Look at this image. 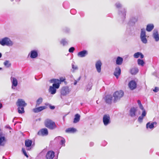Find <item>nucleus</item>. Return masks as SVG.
Segmentation results:
<instances>
[{"mask_svg": "<svg viewBox=\"0 0 159 159\" xmlns=\"http://www.w3.org/2000/svg\"><path fill=\"white\" fill-rule=\"evenodd\" d=\"M124 92L121 90L116 91L115 92L113 95L114 97L113 101L114 102H116L120 100V99L124 95Z\"/></svg>", "mask_w": 159, "mask_h": 159, "instance_id": "obj_1", "label": "nucleus"}, {"mask_svg": "<svg viewBox=\"0 0 159 159\" xmlns=\"http://www.w3.org/2000/svg\"><path fill=\"white\" fill-rule=\"evenodd\" d=\"M0 44L3 46L6 45L8 46H11L13 45V43L10 39L5 37L0 40Z\"/></svg>", "mask_w": 159, "mask_h": 159, "instance_id": "obj_2", "label": "nucleus"}, {"mask_svg": "<svg viewBox=\"0 0 159 159\" xmlns=\"http://www.w3.org/2000/svg\"><path fill=\"white\" fill-rule=\"evenodd\" d=\"M45 124L46 127L51 129H53L56 127L55 122L51 120H46Z\"/></svg>", "mask_w": 159, "mask_h": 159, "instance_id": "obj_3", "label": "nucleus"}, {"mask_svg": "<svg viewBox=\"0 0 159 159\" xmlns=\"http://www.w3.org/2000/svg\"><path fill=\"white\" fill-rule=\"evenodd\" d=\"M147 37L145 29H142L141 30L140 39L142 42L144 44H146L148 42Z\"/></svg>", "mask_w": 159, "mask_h": 159, "instance_id": "obj_4", "label": "nucleus"}, {"mask_svg": "<svg viewBox=\"0 0 159 159\" xmlns=\"http://www.w3.org/2000/svg\"><path fill=\"white\" fill-rule=\"evenodd\" d=\"M70 90L69 89L68 87L65 86L62 87L61 90V93L63 96H65L68 94Z\"/></svg>", "mask_w": 159, "mask_h": 159, "instance_id": "obj_5", "label": "nucleus"}, {"mask_svg": "<svg viewBox=\"0 0 159 159\" xmlns=\"http://www.w3.org/2000/svg\"><path fill=\"white\" fill-rule=\"evenodd\" d=\"M38 50H31L29 54V56L32 59L36 58L38 57Z\"/></svg>", "mask_w": 159, "mask_h": 159, "instance_id": "obj_6", "label": "nucleus"}, {"mask_svg": "<svg viewBox=\"0 0 159 159\" xmlns=\"http://www.w3.org/2000/svg\"><path fill=\"white\" fill-rule=\"evenodd\" d=\"M103 121L105 125H107L110 123V121L109 116L108 115H104L103 118Z\"/></svg>", "mask_w": 159, "mask_h": 159, "instance_id": "obj_7", "label": "nucleus"}, {"mask_svg": "<svg viewBox=\"0 0 159 159\" xmlns=\"http://www.w3.org/2000/svg\"><path fill=\"white\" fill-rule=\"evenodd\" d=\"M51 83H54L52 85L55 86L56 88H59L60 87V85L61 84L59 80L57 79H53L50 80Z\"/></svg>", "mask_w": 159, "mask_h": 159, "instance_id": "obj_8", "label": "nucleus"}, {"mask_svg": "<svg viewBox=\"0 0 159 159\" xmlns=\"http://www.w3.org/2000/svg\"><path fill=\"white\" fill-rule=\"evenodd\" d=\"M16 104L18 107H25L27 105V104L25 102V101L21 99H18Z\"/></svg>", "mask_w": 159, "mask_h": 159, "instance_id": "obj_9", "label": "nucleus"}, {"mask_svg": "<svg viewBox=\"0 0 159 159\" xmlns=\"http://www.w3.org/2000/svg\"><path fill=\"white\" fill-rule=\"evenodd\" d=\"M11 80L12 84L11 88L14 89L15 87L18 85V80L16 78L14 77H11Z\"/></svg>", "mask_w": 159, "mask_h": 159, "instance_id": "obj_10", "label": "nucleus"}, {"mask_svg": "<svg viewBox=\"0 0 159 159\" xmlns=\"http://www.w3.org/2000/svg\"><path fill=\"white\" fill-rule=\"evenodd\" d=\"M104 98L106 103L109 104L111 103L112 101V96L111 95H107Z\"/></svg>", "mask_w": 159, "mask_h": 159, "instance_id": "obj_11", "label": "nucleus"}, {"mask_svg": "<svg viewBox=\"0 0 159 159\" xmlns=\"http://www.w3.org/2000/svg\"><path fill=\"white\" fill-rule=\"evenodd\" d=\"M48 134V129L46 128H43L40 129L38 133L39 135L45 136L47 135Z\"/></svg>", "mask_w": 159, "mask_h": 159, "instance_id": "obj_12", "label": "nucleus"}, {"mask_svg": "<svg viewBox=\"0 0 159 159\" xmlns=\"http://www.w3.org/2000/svg\"><path fill=\"white\" fill-rule=\"evenodd\" d=\"M54 152L52 151H48L46 155V159H53L54 157Z\"/></svg>", "mask_w": 159, "mask_h": 159, "instance_id": "obj_13", "label": "nucleus"}, {"mask_svg": "<svg viewBox=\"0 0 159 159\" xmlns=\"http://www.w3.org/2000/svg\"><path fill=\"white\" fill-rule=\"evenodd\" d=\"M128 86L129 88L133 90L136 88L137 84L135 81L131 80L129 83Z\"/></svg>", "mask_w": 159, "mask_h": 159, "instance_id": "obj_14", "label": "nucleus"}, {"mask_svg": "<svg viewBox=\"0 0 159 159\" xmlns=\"http://www.w3.org/2000/svg\"><path fill=\"white\" fill-rule=\"evenodd\" d=\"M88 52L86 50H83L77 53V56L80 57H84L88 55Z\"/></svg>", "mask_w": 159, "mask_h": 159, "instance_id": "obj_15", "label": "nucleus"}, {"mask_svg": "<svg viewBox=\"0 0 159 159\" xmlns=\"http://www.w3.org/2000/svg\"><path fill=\"white\" fill-rule=\"evenodd\" d=\"M121 70L120 67L118 66L116 68L114 72V75L118 79L121 74Z\"/></svg>", "mask_w": 159, "mask_h": 159, "instance_id": "obj_16", "label": "nucleus"}, {"mask_svg": "<svg viewBox=\"0 0 159 159\" xmlns=\"http://www.w3.org/2000/svg\"><path fill=\"white\" fill-rule=\"evenodd\" d=\"M102 63L100 60L97 61L95 63V67L98 73H100L101 71V67Z\"/></svg>", "mask_w": 159, "mask_h": 159, "instance_id": "obj_17", "label": "nucleus"}, {"mask_svg": "<svg viewBox=\"0 0 159 159\" xmlns=\"http://www.w3.org/2000/svg\"><path fill=\"white\" fill-rule=\"evenodd\" d=\"M58 89V88H56L55 86L52 85V86H50L48 89L49 92L51 94H54L56 92V89Z\"/></svg>", "mask_w": 159, "mask_h": 159, "instance_id": "obj_18", "label": "nucleus"}, {"mask_svg": "<svg viewBox=\"0 0 159 159\" xmlns=\"http://www.w3.org/2000/svg\"><path fill=\"white\" fill-rule=\"evenodd\" d=\"M157 122H153L151 123L150 122L147 123L146 125V128L147 129H153L154 128V125H157Z\"/></svg>", "mask_w": 159, "mask_h": 159, "instance_id": "obj_19", "label": "nucleus"}, {"mask_svg": "<svg viewBox=\"0 0 159 159\" xmlns=\"http://www.w3.org/2000/svg\"><path fill=\"white\" fill-rule=\"evenodd\" d=\"M153 37L156 41L158 42L159 41V35L157 30H154L153 31Z\"/></svg>", "mask_w": 159, "mask_h": 159, "instance_id": "obj_20", "label": "nucleus"}, {"mask_svg": "<svg viewBox=\"0 0 159 159\" xmlns=\"http://www.w3.org/2000/svg\"><path fill=\"white\" fill-rule=\"evenodd\" d=\"M46 108V106H40L39 107L34 108L33 111L34 113H38L45 109Z\"/></svg>", "mask_w": 159, "mask_h": 159, "instance_id": "obj_21", "label": "nucleus"}, {"mask_svg": "<svg viewBox=\"0 0 159 159\" xmlns=\"http://www.w3.org/2000/svg\"><path fill=\"white\" fill-rule=\"evenodd\" d=\"M32 141L29 139H27L25 140V146L27 147H28L26 149L27 150H30L31 149V148H29L32 145Z\"/></svg>", "mask_w": 159, "mask_h": 159, "instance_id": "obj_22", "label": "nucleus"}, {"mask_svg": "<svg viewBox=\"0 0 159 159\" xmlns=\"http://www.w3.org/2000/svg\"><path fill=\"white\" fill-rule=\"evenodd\" d=\"M146 115V111H143L141 115L138 118V120L140 123H141L143 122V119L144 117H145Z\"/></svg>", "mask_w": 159, "mask_h": 159, "instance_id": "obj_23", "label": "nucleus"}, {"mask_svg": "<svg viewBox=\"0 0 159 159\" xmlns=\"http://www.w3.org/2000/svg\"><path fill=\"white\" fill-rule=\"evenodd\" d=\"M126 11L125 9L123 8L122 11H119V14L123 18H125L126 16Z\"/></svg>", "mask_w": 159, "mask_h": 159, "instance_id": "obj_24", "label": "nucleus"}, {"mask_svg": "<svg viewBox=\"0 0 159 159\" xmlns=\"http://www.w3.org/2000/svg\"><path fill=\"white\" fill-rule=\"evenodd\" d=\"M136 109L134 107L131 108L130 110V112L129 115L130 116L132 117L135 116V112L136 111Z\"/></svg>", "mask_w": 159, "mask_h": 159, "instance_id": "obj_25", "label": "nucleus"}, {"mask_svg": "<svg viewBox=\"0 0 159 159\" xmlns=\"http://www.w3.org/2000/svg\"><path fill=\"white\" fill-rule=\"evenodd\" d=\"M80 116L78 114H76L75 116V118L73 122L75 123L78 122L80 119Z\"/></svg>", "mask_w": 159, "mask_h": 159, "instance_id": "obj_26", "label": "nucleus"}, {"mask_svg": "<svg viewBox=\"0 0 159 159\" xmlns=\"http://www.w3.org/2000/svg\"><path fill=\"white\" fill-rule=\"evenodd\" d=\"M154 26L152 24H149L147 26L146 30L148 32L151 31L153 29Z\"/></svg>", "mask_w": 159, "mask_h": 159, "instance_id": "obj_27", "label": "nucleus"}, {"mask_svg": "<svg viewBox=\"0 0 159 159\" xmlns=\"http://www.w3.org/2000/svg\"><path fill=\"white\" fill-rule=\"evenodd\" d=\"M123 61V59L122 57H118L117 58L116 61V64L119 65H121Z\"/></svg>", "mask_w": 159, "mask_h": 159, "instance_id": "obj_28", "label": "nucleus"}, {"mask_svg": "<svg viewBox=\"0 0 159 159\" xmlns=\"http://www.w3.org/2000/svg\"><path fill=\"white\" fill-rule=\"evenodd\" d=\"M76 131V129L74 128H68L66 130V132L68 133H74Z\"/></svg>", "mask_w": 159, "mask_h": 159, "instance_id": "obj_29", "label": "nucleus"}, {"mask_svg": "<svg viewBox=\"0 0 159 159\" xmlns=\"http://www.w3.org/2000/svg\"><path fill=\"white\" fill-rule=\"evenodd\" d=\"M60 43L64 46L68 44V41L66 39H63L60 41Z\"/></svg>", "mask_w": 159, "mask_h": 159, "instance_id": "obj_30", "label": "nucleus"}, {"mask_svg": "<svg viewBox=\"0 0 159 159\" xmlns=\"http://www.w3.org/2000/svg\"><path fill=\"white\" fill-rule=\"evenodd\" d=\"M43 100V99L42 98H39L36 101V107L39 106L42 102Z\"/></svg>", "mask_w": 159, "mask_h": 159, "instance_id": "obj_31", "label": "nucleus"}, {"mask_svg": "<svg viewBox=\"0 0 159 159\" xmlns=\"http://www.w3.org/2000/svg\"><path fill=\"white\" fill-rule=\"evenodd\" d=\"M18 107V111L19 113L22 114L25 112L24 107Z\"/></svg>", "mask_w": 159, "mask_h": 159, "instance_id": "obj_32", "label": "nucleus"}, {"mask_svg": "<svg viewBox=\"0 0 159 159\" xmlns=\"http://www.w3.org/2000/svg\"><path fill=\"white\" fill-rule=\"evenodd\" d=\"M139 71V69L137 68H132L131 70V72L132 75H135L137 74Z\"/></svg>", "mask_w": 159, "mask_h": 159, "instance_id": "obj_33", "label": "nucleus"}, {"mask_svg": "<svg viewBox=\"0 0 159 159\" xmlns=\"http://www.w3.org/2000/svg\"><path fill=\"white\" fill-rule=\"evenodd\" d=\"M4 65L7 67L9 68L11 65V64L10 61L8 60H6L3 63Z\"/></svg>", "mask_w": 159, "mask_h": 159, "instance_id": "obj_34", "label": "nucleus"}, {"mask_svg": "<svg viewBox=\"0 0 159 159\" xmlns=\"http://www.w3.org/2000/svg\"><path fill=\"white\" fill-rule=\"evenodd\" d=\"M61 139V140H60V144L62 146H65V139L63 137H59Z\"/></svg>", "mask_w": 159, "mask_h": 159, "instance_id": "obj_35", "label": "nucleus"}, {"mask_svg": "<svg viewBox=\"0 0 159 159\" xmlns=\"http://www.w3.org/2000/svg\"><path fill=\"white\" fill-rule=\"evenodd\" d=\"M138 63L139 65L143 66L144 64V62L143 60L139 59L138 60Z\"/></svg>", "mask_w": 159, "mask_h": 159, "instance_id": "obj_36", "label": "nucleus"}, {"mask_svg": "<svg viewBox=\"0 0 159 159\" xmlns=\"http://www.w3.org/2000/svg\"><path fill=\"white\" fill-rule=\"evenodd\" d=\"M92 84L91 83H89V84L87 85L86 89L87 91H89L92 88Z\"/></svg>", "mask_w": 159, "mask_h": 159, "instance_id": "obj_37", "label": "nucleus"}, {"mask_svg": "<svg viewBox=\"0 0 159 159\" xmlns=\"http://www.w3.org/2000/svg\"><path fill=\"white\" fill-rule=\"evenodd\" d=\"M138 19L136 17H132L131 18L130 20V21L132 23H133V24H134L135 23L137 22V21Z\"/></svg>", "mask_w": 159, "mask_h": 159, "instance_id": "obj_38", "label": "nucleus"}, {"mask_svg": "<svg viewBox=\"0 0 159 159\" xmlns=\"http://www.w3.org/2000/svg\"><path fill=\"white\" fill-rule=\"evenodd\" d=\"M140 52H137L134 54V57L135 58H138L140 56Z\"/></svg>", "mask_w": 159, "mask_h": 159, "instance_id": "obj_39", "label": "nucleus"}, {"mask_svg": "<svg viewBox=\"0 0 159 159\" xmlns=\"http://www.w3.org/2000/svg\"><path fill=\"white\" fill-rule=\"evenodd\" d=\"M5 140V138L4 137H0V145H2V143Z\"/></svg>", "mask_w": 159, "mask_h": 159, "instance_id": "obj_40", "label": "nucleus"}, {"mask_svg": "<svg viewBox=\"0 0 159 159\" xmlns=\"http://www.w3.org/2000/svg\"><path fill=\"white\" fill-rule=\"evenodd\" d=\"M22 151L23 152V153L25 156L27 157H28V156L27 154L25 148H22Z\"/></svg>", "mask_w": 159, "mask_h": 159, "instance_id": "obj_41", "label": "nucleus"}, {"mask_svg": "<svg viewBox=\"0 0 159 159\" xmlns=\"http://www.w3.org/2000/svg\"><path fill=\"white\" fill-rule=\"evenodd\" d=\"M75 49L73 47L70 48L69 49V52L70 53H72L74 52Z\"/></svg>", "mask_w": 159, "mask_h": 159, "instance_id": "obj_42", "label": "nucleus"}, {"mask_svg": "<svg viewBox=\"0 0 159 159\" xmlns=\"http://www.w3.org/2000/svg\"><path fill=\"white\" fill-rule=\"evenodd\" d=\"M116 7L117 8H119L121 7L122 6V5L119 2H117L116 4Z\"/></svg>", "mask_w": 159, "mask_h": 159, "instance_id": "obj_43", "label": "nucleus"}, {"mask_svg": "<svg viewBox=\"0 0 159 159\" xmlns=\"http://www.w3.org/2000/svg\"><path fill=\"white\" fill-rule=\"evenodd\" d=\"M65 80V79L63 77L60 78L59 80V81L60 82V83L61 82H64Z\"/></svg>", "mask_w": 159, "mask_h": 159, "instance_id": "obj_44", "label": "nucleus"}, {"mask_svg": "<svg viewBox=\"0 0 159 159\" xmlns=\"http://www.w3.org/2000/svg\"><path fill=\"white\" fill-rule=\"evenodd\" d=\"M159 90V89L158 87H155L154 89L153 90V91L155 92H157Z\"/></svg>", "mask_w": 159, "mask_h": 159, "instance_id": "obj_45", "label": "nucleus"}, {"mask_svg": "<svg viewBox=\"0 0 159 159\" xmlns=\"http://www.w3.org/2000/svg\"><path fill=\"white\" fill-rule=\"evenodd\" d=\"M139 108L143 110V111H145V109L144 108L143 106H142V104L140 105L139 106Z\"/></svg>", "mask_w": 159, "mask_h": 159, "instance_id": "obj_46", "label": "nucleus"}, {"mask_svg": "<svg viewBox=\"0 0 159 159\" xmlns=\"http://www.w3.org/2000/svg\"><path fill=\"white\" fill-rule=\"evenodd\" d=\"M59 137H61V136H58V137H56L55 139V140L56 141H57V140H61V138H59Z\"/></svg>", "mask_w": 159, "mask_h": 159, "instance_id": "obj_47", "label": "nucleus"}, {"mask_svg": "<svg viewBox=\"0 0 159 159\" xmlns=\"http://www.w3.org/2000/svg\"><path fill=\"white\" fill-rule=\"evenodd\" d=\"M49 107H50V108L51 109H52V110H53V109H54L55 108V107L54 106H51V105L50 104H49Z\"/></svg>", "mask_w": 159, "mask_h": 159, "instance_id": "obj_48", "label": "nucleus"}, {"mask_svg": "<svg viewBox=\"0 0 159 159\" xmlns=\"http://www.w3.org/2000/svg\"><path fill=\"white\" fill-rule=\"evenodd\" d=\"M72 68L74 70H77L78 69V67L76 66H75L74 65H72Z\"/></svg>", "mask_w": 159, "mask_h": 159, "instance_id": "obj_49", "label": "nucleus"}, {"mask_svg": "<svg viewBox=\"0 0 159 159\" xmlns=\"http://www.w3.org/2000/svg\"><path fill=\"white\" fill-rule=\"evenodd\" d=\"M140 57L141 59L143 58V57H144L142 53H140Z\"/></svg>", "mask_w": 159, "mask_h": 159, "instance_id": "obj_50", "label": "nucleus"}, {"mask_svg": "<svg viewBox=\"0 0 159 159\" xmlns=\"http://www.w3.org/2000/svg\"><path fill=\"white\" fill-rule=\"evenodd\" d=\"M138 103L139 105V106L142 104L141 101L139 100H138Z\"/></svg>", "mask_w": 159, "mask_h": 159, "instance_id": "obj_51", "label": "nucleus"}, {"mask_svg": "<svg viewBox=\"0 0 159 159\" xmlns=\"http://www.w3.org/2000/svg\"><path fill=\"white\" fill-rule=\"evenodd\" d=\"M94 145V143L93 142H91L90 143V146H92L93 145Z\"/></svg>", "mask_w": 159, "mask_h": 159, "instance_id": "obj_52", "label": "nucleus"}, {"mask_svg": "<svg viewBox=\"0 0 159 159\" xmlns=\"http://www.w3.org/2000/svg\"><path fill=\"white\" fill-rule=\"evenodd\" d=\"M77 81L76 80H75V82L74 83V85H76L77 84Z\"/></svg>", "mask_w": 159, "mask_h": 159, "instance_id": "obj_53", "label": "nucleus"}, {"mask_svg": "<svg viewBox=\"0 0 159 159\" xmlns=\"http://www.w3.org/2000/svg\"><path fill=\"white\" fill-rule=\"evenodd\" d=\"M2 132H1V130L0 129V137L2 135Z\"/></svg>", "mask_w": 159, "mask_h": 159, "instance_id": "obj_54", "label": "nucleus"}, {"mask_svg": "<svg viewBox=\"0 0 159 159\" xmlns=\"http://www.w3.org/2000/svg\"><path fill=\"white\" fill-rule=\"evenodd\" d=\"M2 103H0V108H2Z\"/></svg>", "mask_w": 159, "mask_h": 159, "instance_id": "obj_55", "label": "nucleus"}, {"mask_svg": "<svg viewBox=\"0 0 159 159\" xmlns=\"http://www.w3.org/2000/svg\"><path fill=\"white\" fill-rule=\"evenodd\" d=\"M2 56V54L1 52H0V58Z\"/></svg>", "mask_w": 159, "mask_h": 159, "instance_id": "obj_56", "label": "nucleus"}, {"mask_svg": "<svg viewBox=\"0 0 159 159\" xmlns=\"http://www.w3.org/2000/svg\"><path fill=\"white\" fill-rule=\"evenodd\" d=\"M80 77H79V78L78 79V80H80Z\"/></svg>", "mask_w": 159, "mask_h": 159, "instance_id": "obj_57", "label": "nucleus"}, {"mask_svg": "<svg viewBox=\"0 0 159 159\" xmlns=\"http://www.w3.org/2000/svg\"><path fill=\"white\" fill-rule=\"evenodd\" d=\"M2 69V68H1L0 67V70H1Z\"/></svg>", "mask_w": 159, "mask_h": 159, "instance_id": "obj_58", "label": "nucleus"}, {"mask_svg": "<svg viewBox=\"0 0 159 159\" xmlns=\"http://www.w3.org/2000/svg\"><path fill=\"white\" fill-rule=\"evenodd\" d=\"M11 2H12L14 1V0H11Z\"/></svg>", "mask_w": 159, "mask_h": 159, "instance_id": "obj_59", "label": "nucleus"}, {"mask_svg": "<svg viewBox=\"0 0 159 159\" xmlns=\"http://www.w3.org/2000/svg\"><path fill=\"white\" fill-rule=\"evenodd\" d=\"M8 128H9V129H10V128H11L10 127H9V126L8 127Z\"/></svg>", "mask_w": 159, "mask_h": 159, "instance_id": "obj_60", "label": "nucleus"}]
</instances>
